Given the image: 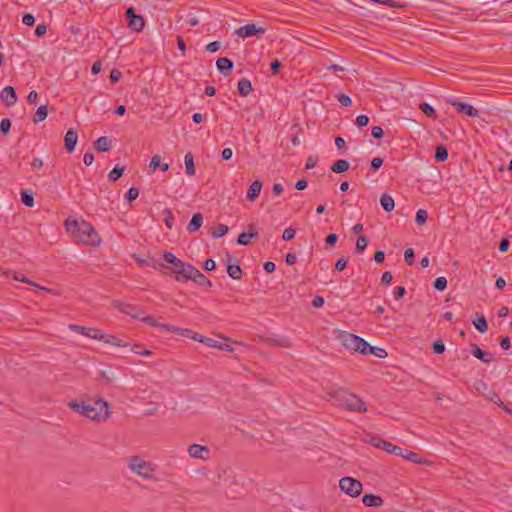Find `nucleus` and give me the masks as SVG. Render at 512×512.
<instances>
[{
    "instance_id": "f257e3e1",
    "label": "nucleus",
    "mask_w": 512,
    "mask_h": 512,
    "mask_svg": "<svg viewBox=\"0 0 512 512\" xmlns=\"http://www.w3.org/2000/svg\"><path fill=\"white\" fill-rule=\"evenodd\" d=\"M64 227L76 242L85 246L99 247L102 242L95 228L85 220L66 219Z\"/></svg>"
},
{
    "instance_id": "f03ea898",
    "label": "nucleus",
    "mask_w": 512,
    "mask_h": 512,
    "mask_svg": "<svg viewBox=\"0 0 512 512\" xmlns=\"http://www.w3.org/2000/svg\"><path fill=\"white\" fill-rule=\"evenodd\" d=\"M68 406L78 414L96 422H105L110 417L109 404L103 399H97L93 403L70 401Z\"/></svg>"
},
{
    "instance_id": "7ed1b4c3",
    "label": "nucleus",
    "mask_w": 512,
    "mask_h": 512,
    "mask_svg": "<svg viewBox=\"0 0 512 512\" xmlns=\"http://www.w3.org/2000/svg\"><path fill=\"white\" fill-rule=\"evenodd\" d=\"M327 400L335 405L343 407L349 411L366 412V406L361 398L344 389L331 390L327 392Z\"/></svg>"
},
{
    "instance_id": "20e7f679",
    "label": "nucleus",
    "mask_w": 512,
    "mask_h": 512,
    "mask_svg": "<svg viewBox=\"0 0 512 512\" xmlns=\"http://www.w3.org/2000/svg\"><path fill=\"white\" fill-rule=\"evenodd\" d=\"M124 314H127L134 319L141 320L152 327L163 328L169 332H175V331L181 330L180 327L157 322L153 317L145 315L144 312L140 308H138L137 306H134L132 304L127 303V305L125 307Z\"/></svg>"
},
{
    "instance_id": "39448f33",
    "label": "nucleus",
    "mask_w": 512,
    "mask_h": 512,
    "mask_svg": "<svg viewBox=\"0 0 512 512\" xmlns=\"http://www.w3.org/2000/svg\"><path fill=\"white\" fill-rule=\"evenodd\" d=\"M128 467L133 473L147 480L153 479L156 473V466L139 456L131 457Z\"/></svg>"
},
{
    "instance_id": "423d86ee",
    "label": "nucleus",
    "mask_w": 512,
    "mask_h": 512,
    "mask_svg": "<svg viewBox=\"0 0 512 512\" xmlns=\"http://www.w3.org/2000/svg\"><path fill=\"white\" fill-rule=\"evenodd\" d=\"M340 340L347 349L359 352L361 354H367L368 352L369 344L357 335L343 332L340 334Z\"/></svg>"
},
{
    "instance_id": "0eeeda50",
    "label": "nucleus",
    "mask_w": 512,
    "mask_h": 512,
    "mask_svg": "<svg viewBox=\"0 0 512 512\" xmlns=\"http://www.w3.org/2000/svg\"><path fill=\"white\" fill-rule=\"evenodd\" d=\"M339 488L345 494L355 498L361 494L363 485L353 477H343L339 480Z\"/></svg>"
},
{
    "instance_id": "6e6552de",
    "label": "nucleus",
    "mask_w": 512,
    "mask_h": 512,
    "mask_svg": "<svg viewBox=\"0 0 512 512\" xmlns=\"http://www.w3.org/2000/svg\"><path fill=\"white\" fill-rule=\"evenodd\" d=\"M170 269L175 274L177 281L190 280L193 274L196 273V268L193 265L184 263L181 260H179L175 266H171Z\"/></svg>"
},
{
    "instance_id": "1a4fd4ad",
    "label": "nucleus",
    "mask_w": 512,
    "mask_h": 512,
    "mask_svg": "<svg viewBox=\"0 0 512 512\" xmlns=\"http://www.w3.org/2000/svg\"><path fill=\"white\" fill-rule=\"evenodd\" d=\"M476 390L484 397L486 398L487 400L495 403V404H498L500 407H502L504 410H506L508 413H511L512 412L504 405V403L501 401L500 397L498 396V394L493 390L491 389L487 383L483 382V381H479L476 383Z\"/></svg>"
},
{
    "instance_id": "9d476101",
    "label": "nucleus",
    "mask_w": 512,
    "mask_h": 512,
    "mask_svg": "<svg viewBox=\"0 0 512 512\" xmlns=\"http://www.w3.org/2000/svg\"><path fill=\"white\" fill-rule=\"evenodd\" d=\"M68 328L71 331L84 335L94 340H101L104 338V332L98 328L85 327L77 324H69Z\"/></svg>"
},
{
    "instance_id": "9b49d317",
    "label": "nucleus",
    "mask_w": 512,
    "mask_h": 512,
    "mask_svg": "<svg viewBox=\"0 0 512 512\" xmlns=\"http://www.w3.org/2000/svg\"><path fill=\"white\" fill-rule=\"evenodd\" d=\"M266 28L257 27L254 23L247 24L235 30V34L242 38L252 37L256 34H264Z\"/></svg>"
},
{
    "instance_id": "f8f14e48",
    "label": "nucleus",
    "mask_w": 512,
    "mask_h": 512,
    "mask_svg": "<svg viewBox=\"0 0 512 512\" xmlns=\"http://www.w3.org/2000/svg\"><path fill=\"white\" fill-rule=\"evenodd\" d=\"M188 454L195 459L207 460L210 455V450L207 446L192 444L188 447Z\"/></svg>"
},
{
    "instance_id": "ddd939ff",
    "label": "nucleus",
    "mask_w": 512,
    "mask_h": 512,
    "mask_svg": "<svg viewBox=\"0 0 512 512\" xmlns=\"http://www.w3.org/2000/svg\"><path fill=\"white\" fill-rule=\"evenodd\" d=\"M450 104L456 108V110L460 113H464L469 117H477L479 112L476 108L471 106L470 104L460 102L457 100H450Z\"/></svg>"
},
{
    "instance_id": "4468645a",
    "label": "nucleus",
    "mask_w": 512,
    "mask_h": 512,
    "mask_svg": "<svg viewBox=\"0 0 512 512\" xmlns=\"http://www.w3.org/2000/svg\"><path fill=\"white\" fill-rule=\"evenodd\" d=\"M1 100L6 104V106L11 107L16 104L18 101V96L16 94L15 89L12 86H6L3 88L0 94Z\"/></svg>"
},
{
    "instance_id": "2eb2a0df",
    "label": "nucleus",
    "mask_w": 512,
    "mask_h": 512,
    "mask_svg": "<svg viewBox=\"0 0 512 512\" xmlns=\"http://www.w3.org/2000/svg\"><path fill=\"white\" fill-rule=\"evenodd\" d=\"M373 445L376 448L385 450L389 454H395L398 456H400V453L402 451L401 447L391 444L390 442L383 440V439L373 440Z\"/></svg>"
},
{
    "instance_id": "dca6fc26",
    "label": "nucleus",
    "mask_w": 512,
    "mask_h": 512,
    "mask_svg": "<svg viewBox=\"0 0 512 512\" xmlns=\"http://www.w3.org/2000/svg\"><path fill=\"white\" fill-rule=\"evenodd\" d=\"M400 457L415 463V464H427L428 461L419 453L402 449Z\"/></svg>"
},
{
    "instance_id": "f3484780",
    "label": "nucleus",
    "mask_w": 512,
    "mask_h": 512,
    "mask_svg": "<svg viewBox=\"0 0 512 512\" xmlns=\"http://www.w3.org/2000/svg\"><path fill=\"white\" fill-rule=\"evenodd\" d=\"M77 141H78L77 133L73 129L68 130L65 135V138H64V145H65L66 150L68 152H72L75 149Z\"/></svg>"
},
{
    "instance_id": "a211bd4d",
    "label": "nucleus",
    "mask_w": 512,
    "mask_h": 512,
    "mask_svg": "<svg viewBox=\"0 0 512 512\" xmlns=\"http://www.w3.org/2000/svg\"><path fill=\"white\" fill-rule=\"evenodd\" d=\"M262 186L263 185L260 180L253 181L247 191L248 200H250L251 202H254L258 198V196L262 190Z\"/></svg>"
},
{
    "instance_id": "6ab92c4d",
    "label": "nucleus",
    "mask_w": 512,
    "mask_h": 512,
    "mask_svg": "<svg viewBox=\"0 0 512 512\" xmlns=\"http://www.w3.org/2000/svg\"><path fill=\"white\" fill-rule=\"evenodd\" d=\"M472 355L484 363H490L494 359L493 354L483 351L476 344L472 345Z\"/></svg>"
},
{
    "instance_id": "aec40b11",
    "label": "nucleus",
    "mask_w": 512,
    "mask_h": 512,
    "mask_svg": "<svg viewBox=\"0 0 512 512\" xmlns=\"http://www.w3.org/2000/svg\"><path fill=\"white\" fill-rule=\"evenodd\" d=\"M216 66L219 72L228 75L233 68V62L227 57H221L216 61Z\"/></svg>"
},
{
    "instance_id": "412c9836",
    "label": "nucleus",
    "mask_w": 512,
    "mask_h": 512,
    "mask_svg": "<svg viewBox=\"0 0 512 512\" xmlns=\"http://www.w3.org/2000/svg\"><path fill=\"white\" fill-rule=\"evenodd\" d=\"M362 502L368 507H380L383 504V499L377 495L366 494L363 496Z\"/></svg>"
},
{
    "instance_id": "4be33fe9",
    "label": "nucleus",
    "mask_w": 512,
    "mask_h": 512,
    "mask_svg": "<svg viewBox=\"0 0 512 512\" xmlns=\"http://www.w3.org/2000/svg\"><path fill=\"white\" fill-rule=\"evenodd\" d=\"M203 224V216L201 213H196L192 216V219L190 220L187 230L190 233H194L200 229V227Z\"/></svg>"
},
{
    "instance_id": "5701e85b",
    "label": "nucleus",
    "mask_w": 512,
    "mask_h": 512,
    "mask_svg": "<svg viewBox=\"0 0 512 512\" xmlns=\"http://www.w3.org/2000/svg\"><path fill=\"white\" fill-rule=\"evenodd\" d=\"M251 232H243L238 236L237 243L240 245H249L252 238L258 235L253 226H250Z\"/></svg>"
},
{
    "instance_id": "b1692460",
    "label": "nucleus",
    "mask_w": 512,
    "mask_h": 512,
    "mask_svg": "<svg viewBox=\"0 0 512 512\" xmlns=\"http://www.w3.org/2000/svg\"><path fill=\"white\" fill-rule=\"evenodd\" d=\"M145 22L142 16L136 15L128 20V27L134 31L140 32L143 30Z\"/></svg>"
},
{
    "instance_id": "393cba45",
    "label": "nucleus",
    "mask_w": 512,
    "mask_h": 512,
    "mask_svg": "<svg viewBox=\"0 0 512 512\" xmlns=\"http://www.w3.org/2000/svg\"><path fill=\"white\" fill-rule=\"evenodd\" d=\"M190 280L194 281L195 283H197L200 286H206V287L212 286L211 281L209 279H207V277L197 268H196V273L193 274V276Z\"/></svg>"
},
{
    "instance_id": "a878e982",
    "label": "nucleus",
    "mask_w": 512,
    "mask_h": 512,
    "mask_svg": "<svg viewBox=\"0 0 512 512\" xmlns=\"http://www.w3.org/2000/svg\"><path fill=\"white\" fill-rule=\"evenodd\" d=\"M238 92L241 96H247L252 91V84L248 79H241L237 85Z\"/></svg>"
},
{
    "instance_id": "bb28decb",
    "label": "nucleus",
    "mask_w": 512,
    "mask_h": 512,
    "mask_svg": "<svg viewBox=\"0 0 512 512\" xmlns=\"http://www.w3.org/2000/svg\"><path fill=\"white\" fill-rule=\"evenodd\" d=\"M100 341H103V342H105L107 344L118 346V347H127V346H129L128 342H124V341H122L121 339L117 338L114 335H107L105 333H104V338L101 339Z\"/></svg>"
},
{
    "instance_id": "cd10ccee",
    "label": "nucleus",
    "mask_w": 512,
    "mask_h": 512,
    "mask_svg": "<svg viewBox=\"0 0 512 512\" xmlns=\"http://www.w3.org/2000/svg\"><path fill=\"white\" fill-rule=\"evenodd\" d=\"M95 149H97L100 152H106L111 148V142L108 137L101 136L97 139V141L94 144Z\"/></svg>"
},
{
    "instance_id": "c85d7f7f",
    "label": "nucleus",
    "mask_w": 512,
    "mask_h": 512,
    "mask_svg": "<svg viewBox=\"0 0 512 512\" xmlns=\"http://www.w3.org/2000/svg\"><path fill=\"white\" fill-rule=\"evenodd\" d=\"M380 204H381L382 208L384 209V211H386V212L392 211L395 207L394 199L388 194H383L381 196Z\"/></svg>"
},
{
    "instance_id": "c756f323",
    "label": "nucleus",
    "mask_w": 512,
    "mask_h": 512,
    "mask_svg": "<svg viewBox=\"0 0 512 512\" xmlns=\"http://www.w3.org/2000/svg\"><path fill=\"white\" fill-rule=\"evenodd\" d=\"M186 173L190 176H194L196 168L194 164V157L191 153H187L184 158Z\"/></svg>"
},
{
    "instance_id": "7c9ffc66",
    "label": "nucleus",
    "mask_w": 512,
    "mask_h": 512,
    "mask_svg": "<svg viewBox=\"0 0 512 512\" xmlns=\"http://www.w3.org/2000/svg\"><path fill=\"white\" fill-rule=\"evenodd\" d=\"M350 167V164L348 161L346 160H337L332 166H331V170L334 172V173H343L345 171H347Z\"/></svg>"
},
{
    "instance_id": "2f4dec72",
    "label": "nucleus",
    "mask_w": 512,
    "mask_h": 512,
    "mask_svg": "<svg viewBox=\"0 0 512 512\" xmlns=\"http://www.w3.org/2000/svg\"><path fill=\"white\" fill-rule=\"evenodd\" d=\"M473 324L475 328L481 333H485L488 330V322L483 315L478 316L476 319H474Z\"/></svg>"
},
{
    "instance_id": "473e14b6",
    "label": "nucleus",
    "mask_w": 512,
    "mask_h": 512,
    "mask_svg": "<svg viewBox=\"0 0 512 512\" xmlns=\"http://www.w3.org/2000/svg\"><path fill=\"white\" fill-rule=\"evenodd\" d=\"M227 272L235 280H239L242 277V269L238 264L228 265Z\"/></svg>"
},
{
    "instance_id": "72a5a7b5",
    "label": "nucleus",
    "mask_w": 512,
    "mask_h": 512,
    "mask_svg": "<svg viewBox=\"0 0 512 512\" xmlns=\"http://www.w3.org/2000/svg\"><path fill=\"white\" fill-rule=\"evenodd\" d=\"M47 115H48V108H47V105H42V106H40V107L36 110V112H35V114H34V116H33V121H34L35 123L41 122V121H43V120H45V119H46Z\"/></svg>"
},
{
    "instance_id": "f704fd0d",
    "label": "nucleus",
    "mask_w": 512,
    "mask_h": 512,
    "mask_svg": "<svg viewBox=\"0 0 512 512\" xmlns=\"http://www.w3.org/2000/svg\"><path fill=\"white\" fill-rule=\"evenodd\" d=\"M435 158L439 162H444L448 158L447 148L443 145L437 146Z\"/></svg>"
},
{
    "instance_id": "c9c22d12",
    "label": "nucleus",
    "mask_w": 512,
    "mask_h": 512,
    "mask_svg": "<svg viewBox=\"0 0 512 512\" xmlns=\"http://www.w3.org/2000/svg\"><path fill=\"white\" fill-rule=\"evenodd\" d=\"M164 215V223L168 229H172L174 224V216L169 208H165L162 212Z\"/></svg>"
},
{
    "instance_id": "e433bc0d",
    "label": "nucleus",
    "mask_w": 512,
    "mask_h": 512,
    "mask_svg": "<svg viewBox=\"0 0 512 512\" xmlns=\"http://www.w3.org/2000/svg\"><path fill=\"white\" fill-rule=\"evenodd\" d=\"M124 173V168L123 167H114L110 172H109V175H108V178H109V181L111 182H115L116 180H118Z\"/></svg>"
},
{
    "instance_id": "4c0bfd02",
    "label": "nucleus",
    "mask_w": 512,
    "mask_h": 512,
    "mask_svg": "<svg viewBox=\"0 0 512 512\" xmlns=\"http://www.w3.org/2000/svg\"><path fill=\"white\" fill-rule=\"evenodd\" d=\"M368 245V238L365 235H360L356 241L355 250L356 252H363Z\"/></svg>"
},
{
    "instance_id": "58836bf2",
    "label": "nucleus",
    "mask_w": 512,
    "mask_h": 512,
    "mask_svg": "<svg viewBox=\"0 0 512 512\" xmlns=\"http://www.w3.org/2000/svg\"><path fill=\"white\" fill-rule=\"evenodd\" d=\"M420 110L430 118H436L437 116L434 108L430 106L428 103H421Z\"/></svg>"
},
{
    "instance_id": "ea45409f",
    "label": "nucleus",
    "mask_w": 512,
    "mask_h": 512,
    "mask_svg": "<svg viewBox=\"0 0 512 512\" xmlns=\"http://www.w3.org/2000/svg\"><path fill=\"white\" fill-rule=\"evenodd\" d=\"M228 232V227L224 224H219L212 232L213 238H220Z\"/></svg>"
},
{
    "instance_id": "a19ab883",
    "label": "nucleus",
    "mask_w": 512,
    "mask_h": 512,
    "mask_svg": "<svg viewBox=\"0 0 512 512\" xmlns=\"http://www.w3.org/2000/svg\"><path fill=\"white\" fill-rule=\"evenodd\" d=\"M427 218H428V214H427V211L424 210V209H419L417 212H416V223L418 225H423L426 223L427 221Z\"/></svg>"
},
{
    "instance_id": "79ce46f5",
    "label": "nucleus",
    "mask_w": 512,
    "mask_h": 512,
    "mask_svg": "<svg viewBox=\"0 0 512 512\" xmlns=\"http://www.w3.org/2000/svg\"><path fill=\"white\" fill-rule=\"evenodd\" d=\"M21 200L24 205L27 207H33L34 205V198L31 194H28L26 191H23L21 193Z\"/></svg>"
},
{
    "instance_id": "37998d69",
    "label": "nucleus",
    "mask_w": 512,
    "mask_h": 512,
    "mask_svg": "<svg viewBox=\"0 0 512 512\" xmlns=\"http://www.w3.org/2000/svg\"><path fill=\"white\" fill-rule=\"evenodd\" d=\"M447 287V279L445 277H438L434 281V288L443 291Z\"/></svg>"
},
{
    "instance_id": "c03bdc74",
    "label": "nucleus",
    "mask_w": 512,
    "mask_h": 512,
    "mask_svg": "<svg viewBox=\"0 0 512 512\" xmlns=\"http://www.w3.org/2000/svg\"><path fill=\"white\" fill-rule=\"evenodd\" d=\"M163 258L167 263L171 264L172 266H175L177 262L180 260L173 253L168 251L163 253Z\"/></svg>"
},
{
    "instance_id": "a18cd8bd",
    "label": "nucleus",
    "mask_w": 512,
    "mask_h": 512,
    "mask_svg": "<svg viewBox=\"0 0 512 512\" xmlns=\"http://www.w3.org/2000/svg\"><path fill=\"white\" fill-rule=\"evenodd\" d=\"M139 196V190L136 187H130L125 195V198L131 202Z\"/></svg>"
},
{
    "instance_id": "49530a36",
    "label": "nucleus",
    "mask_w": 512,
    "mask_h": 512,
    "mask_svg": "<svg viewBox=\"0 0 512 512\" xmlns=\"http://www.w3.org/2000/svg\"><path fill=\"white\" fill-rule=\"evenodd\" d=\"M368 350L370 353L374 354L375 356H377L379 358H384L387 356L386 350H384L382 348L372 347L369 345Z\"/></svg>"
},
{
    "instance_id": "de8ad7c7",
    "label": "nucleus",
    "mask_w": 512,
    "mask_h": 512,
    "mask_svg": "<svg viewBox=\"0 0 512 512\" xmlns=\"http://www.w3.org/2000/svg\"><path fill=\"white\" fill-rule=\"evenodd\" d=\"M296 231L293 228H287L283 231L282 239L284 241L292 240L295 237Z\"/></svg>"
},
{
    "instance_id": "09e8293b",
    "label": "nucleus",
    "mask_w": 512,
    "mask_h": 512,
    "mask_svg": "<svg viewBox=\"0 0 512 512\" xmlns=\"http://www.w3.org/2000/svg\"><path fill=\"white\" fill-rule=\"evenodd\" d=\"M11 122L8 118L2 119L0 122V131L7 134L10 130Z\"/></svg>"
},
{
    "instance_id": "8fccbe9b",
    "label": "nucleus",
    "mask_w": 512,
    "mask_h": 512,
    "mask_svg": "<svg viewBox=\"0 0 512 512\" xmlns=\"http://www.w3.org/2000/svg\"><path fill=\"white\" fill-rule=\"evenodd\" d=\"M433 351L436 354H441L445 351V345L441 340L435 341L433 343Z\"/></svg>"
},
{
    "instance_id": "3c124183",
    "label": "nucleus",
    "mask_w": 512,
    "mask_h": 512,
    "mask_svg": "<svg viewBox=\"0 0 512 512\" xmlns=\"http://www.w3.org/2000/svg\"><path fill=\"white\" fill-rule=\"evenodd\" d=\"M221 48V43L219 41H213L206 45V50L215 53Z\"/></svg>"
},
{
    "instance_id": "603ef678",
    "label": "nucleus",
    "mask_w": 512,
    "mask_h": 512,
    "mask_svg": "<svg viewBox=\"0 0 512 512\" xmlns=\"http://www.w3.org/2000/svg\"><path fill=\"white\" fill-rule=\"evenodd\" d=\"M160 164H161V158L159 155H154L152 158H151V161H150V164H149V167L155 171L158 167H160Z\"/></svg>"
},
{
    "instance_id": "864d4df0",
    "label": "nucleus",
    "mask_w": 512,
    "mask_h": 512,
    "mask_svg": "<svg viewBox=\"0 0 512 512\" xmlns=\"http://www.w3.org/2000/svg\"><path fill=\"white\" fill-rule=\"evenodd\" d=\"M405 261L408 265H412L414 262V251L413 249H407L404 253Z\"/></svg>"
},
{
    "instance_id": "5fc2aeb1",
    "label": "nucleus",
    "mask_w": 512,
    "mask_h": 512,
    "mask_svg": "<svg viewBox=\"0 0 512 512\" xmlns=\"http://www.w3.org/2000/svg\"><path fill=\"white\" fill-rule=\"evenodd\" d=\"M204 345L220 349L221 343L213 338L207 337L206 340H204Z\"/></svg>"
},
{
    "instance_id": "6e6d98bb",
    "label": "nucleus",
    "mask_w": 512,
    "mask_h": 512,
    "mask_svg": "<svg viewBox=\"0 0 512 512\" xmlns=\"http://www.w3.org/2000/svg\"><path fill=\"white\" fill-rule=\"evenodd\" d=\"M384 132H383V129L380 127V126H374L372 127L371 129V135L376 138V139H380L382 138Z\"/></svg>"
},
{
    "instance_id": "4d7b16f0",
    "label": "nucleus",
    "mask_w": 512,
    "mask_h": 512,
    "mask_svg": "<svg viewBox=\"0 0 512 512\" xmlns=\"http://www.w3.org/2000/svg\"><path fill=\"white\" fill-rule=\"evenodd\" d=\"M369 123V118L368 116L366 115H359L357 118H356V124L359 126V127H364L366 125H368Z\"/></svg>"
},
{
    "instance_id": "13d9d810",
    "label": "nucleus",
    "mask_w": 512,
    "mask_h": 512,
    "mask_svg": "<svg viewBox=\"0 0 512 512\" xmlns=\"http://www.w3.org/2000/svg\"><path fill=\"white\" fill-rule=\"evenodd\" d=\"M338 100H339L340 104L343 106H350L352 104V99L348 95H345V94L340 95L338 97Z\"/></svg>"
},
{
    "instance_id": "bf43d9fd",
    "label": "nucleus",
    "mask_w": 512,
    "mask_h": 512,
    "mask_svg": "<svg viewBox=\"0 0 512 512\" xmlns=\"http://www.w3.org/2000/svg\"><path fill=\"white\" fill-rule=\"evenodd\" d=\"M22 22L26 26H32L35 22V18L32 14H25L22 18Z\"/></svg>"
},
{
    "instance_id": "052dcab7",
    "label": "nucleus",
    "mask_w": 512,
    "mask_h": 512,
    "mask_svg": "<svg viewBox=\"0 0 512 512\" xmlns=\"http://www.w3.org/2000/svg\"><path fill=\"white\" fill-rule=\"evenodd\" d=\"M383 165V159L380 157H375L371 161V168L373 170H378Z\"/></svg>"
},
{
    "instance_id": "680f3d73",
    "label": "nucleus",
    "mask_w": 512,
    "mask_h": 512,
    "mask_svg": "<svg viewBox=\"0 0 512 512\" xmlns=\"http://www.w3.org/2000/svg\"><path fill=\"white\" fill-rule=\"evenodd\" d=\"M317 161H318L317 157H315V156H309V157L307 158L305 168H306V169H312V168H314V167L316 166V164H317Z\"/></svg>"
},
{
    "instance_id": "e2e57ef3",
    "label": "nucleus",
    "mask_w": 512,
    "mask_h": 512,
    "mask_svg": "<svg viewBox=\"0 0 512 512\" xmlns=\"http://www.w3.org/2000/svg\"><path fill=\"white\" fill-rule=\"evenodd\" d=\"M122 76V73L117 70V69H113L110 73V80L113 82V83H116L119 81V79L121 78Z\"/></svg>"
},
{
    "instance_id": "0e129e2a",
    "label": "nucleus",
    "mask_w": 512,
    "mask_h": 512,
    "mask_svg": "<svg viewBox=\"0 0 512 512\" xmlns=\"http://www.w3.org/2000/svg\"><path fill=\"white\" fill-rule=\"evenodd\" d=\"M94 161V155L91 152H86L83 157V162L85 165L90 166Z\"/></svg>"
},
{
    "instance_id": "69168bd1",
    "label": "nucleus",
    "mask_w": 512,
    "mask_h": 512,
    "mask_svg": "<svg viewBox=\"0 0 512 512\" xmlns=\"http://www.w3.org/2000/svg\"><path fill=\"white\" fill-rule=\"evenodd\" d=\"M393 279L392 273L389 271H386L382 274L381 281L384 284L389 285Z\"/></svg>"
},
{
    "instance_id": "338daca9",
    "label": "nucleus",
    "mask_w": 512,
    "mask_h": 512,
    "mask_svg": "<svg viewBox=\"0 0 512 512\" xmlns=\"http://www.w3.org/2000/svg\"><path fill=\"white\" fill-rule=\"evenodd\" d=\"M47 31V27L45 24H38L36 29H35V34L38 36V37H41L43 36Z\"/></svg>"
},
{
    "instance_id": "774afa93",
    "label": "nucleus",
    "mask_w": 512,
    "mask_h": 512,
    "mask_svg": "<svg viewBox=\"0 0 512 512\" xmlns=\"http://www.w3.org/2000/svg\"><path fill=\"white\" fill-rule=\"evenodd\" d=\"M312 305L315 308H320L324 305V298L322 296H315L312 300Z\"/></svg>"
}]
</instances>
